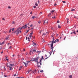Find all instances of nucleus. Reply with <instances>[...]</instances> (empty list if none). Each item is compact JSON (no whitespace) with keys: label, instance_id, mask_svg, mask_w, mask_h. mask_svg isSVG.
<instances>
[{"label":"nucleus","instance_id":"0eeeda50","mask_svg":"<svg viewBox=\"0 0 78 78\" xmlns=\"http://www.w3.org/2000/svg\"><path fill=\"white\" fill-rule=\"evenodd\" d=\"M33 45L34 47L35 46H36V45H37V44H36V43L34 42H33Z\"/></svg>","mask_w":78,"mask_h":78},{"label":"nucleus","instance_id":"de8ad7c7","mask_svg":"<svg viewBox=\"0 0 78 78\" xmlns=\"http://www.w3.org/2000/svg\"><path fill=\"white\" fill-rule=\"evenodd\" d=\"M42 31H43L42 30L40 31L39 33H41Z\"/></svg>","mask_w":78,"mask_h":78},{"label":"nucleus","instance_id":"7ed1b4c3","mask_svg":"<svg viewBox=\"0 0 78 78\" xmlns=\"http://www.w3.org/2000/svg\"><path fill=\"white\" fill-rule=\"evenodd\" d=\"M39 57H37L36 58H32L31 59L32 61H35V62H37L38 61V59Z\"/></svg>","mask_w":78,"mask_h":78},{"label":"nucleus","instance_id":"393cba45","mask_svg":"<svg viewBox=\"0 0 78 78\" xmlns=\"http://www.w3.org/2000/svg\"><path fill=\"white\" fill-rule=\"evenodd\" d=\"M75 9H73L71 10V11H75Z\"/></svg>","mask_w":78,"mask_h":78},{"label":"nucleus","instance_id":"0e129e2a","mask_svg":"<svg viewBox=\"0 0 78 78\" xmlns=\"http://www.w3.org/2000/svg\"><path fill=\"white\" fill-rule=\"evenodd\" d=\"M14 76H17V75H16V73L14 75Z\"/></svg>","mask_w":78,"mask_h":78},{"label":"nucleus","instance_id":"052dcab7","mask_svg":"<svg viewBox=\"0 0 78 78\" xmlns=\"http://www.w3.org/2000/svg\"><path fill=\"white\" fill-rule=\"evenodd\" d=\"M59 21H58L57 22V23H59Z\"/></svg>","mask_w":78,"mask_h":78},{"label":"nucleus","instance_id":"2f4dec72","mask_svg":"<svg viewBox=\"0 0 78 78\" xmlns=\"http://www.w3.org/2000/svg\"><path fill=\"white\" fill-rule=\"evenodd\" d=\"M58 28H61V26H59V25H58Z\"/></svg>","mask_w":78,"mask_h":78},{"label":"nucleus","instance_id":"aec40b11","mask_svg":"<svg viewBox=\"0 0 78 78\" xmlns=\"http://www.w3.org/2000/svg\"><path fill=\"white\" fill-rule=\"evenodd\" d=\"M58 41H59V39H57L55 40L56 42H58Z\"/></svg>","mask_w":78,"mask_h":78},{"label":"nucleus","instance_id":"5fc2aeb1","mask_svg":"<svg viewBox=\"0 0 78 78\" xmlns=\"http://www.w3.org/2000/svg\"><path fill=\"white\" fill-rule=\"evenodd\" d=\"M2 20H5V18H2Z\"/></svg>","mask_w":78,"mask_h":78},{"label":"nucleus","instance_id":"37998d69","mask_svg":"<svg viewBox=\"0 0 78 78\" xmlns=\"http://www.w3.org/2000/svg\"><path fill=\"white\" fill-rule=\"evenodd\" d=\"M23 51H25V48L23 49Z\"/></svg>","mask_w":78,"mask_h":78},{"label":"nucleus","instance_id":"3c124183","mask_svg":"<svg viewBox=\"0 0 78 78\" xmlns=\"http://www.w3.org/2000/svg\"><path fill=\"white\" fill-rule=\"evenodd\" d=\"M27 28V27H24L23 28L24 29H25V28Z\"/></svg>","mask_w":78,"mask_h":78},{"label":"nucleus","instance_id":"20e7f679","mask_svg":"<svg viewBox=\"0 0 78 78\" xmlns=\"http://www.w3.org/2000/svg\"><path fill=\"white\" fill-rule=\"evenodd\" d=\"M37 66L39 68H41V66L42 65V63H41L38 62V61L37 62Z\"/></svg>","mask_w":78,"mask_h":78},{"label":"nucleus","instance_id":"4be33fe9","mask_svg":"<svg viewBox=\"0 0 78 78\" xmlns=\"http://www.w3.org/2000/svg\"><path fill=\"white\" fill-rule=\"evenodd\" d=\"M19 28H20V30H22V29H23V27H20Z\"/></svg>","mask_w":78,"mask_h":78},{"label":"nucleus","instance_id":"58836bf2","mask_svg":"<svg viewBox=\"0 0 78 78\" xmlns=\"http://www.w3.org/2000/svg\"><path fill=\"white\" fill-rule=\"evenodd\" d=\"M15 29L14 28H12V31H14V30Z\"/></svg>","mask_w":78,"mask_h":78},{"label":"nucleus","instance_id":"a18cd8bd","mask_svg":"<svg viewBox=\"0 0 78 78\" xmlns=\"http://www.w3.org/2000/svg\"><path fill=\"white\" fill-rule=\"evenodd\" d=\"M54 39H55V37H53V41H55V40Z\"/></svg>","mask_w":78,"mask_h":78},{"label":"nucleus","instance_id":"e2e57ef3","mask_svg":"<svg viewBox=\"0 0 78 78\" xmlns=\"http://www.w3.org/2000/svg\"><path fill=\"white\" fill-rule=\"evenodd\" d=\"M18 56L19 57H18V58H19V56H20L19 55H18Z\"/></svg>","mask_w":78,"mask_h":78},{"label":"nucleus","instance_id":"9d476101","mask_svg":"<svg viewBox=\"0 0 78 78\" xmlns=\"http://www.w3.org/2000/svg\"><path fill=\"white\" fill-rule=\"evenodd\" d=\"M34 51H36V49H33V50H32V53H33Z\"/></svg>","mask_w":78,"mask_h":78},{"label":"nucleus","instance_id":"8fccbe9b","mask_svg":"<svg viewBox=\"0 0 78 78\" xmlns=\"http://www.w3.org/2000/svg\"><path fill=\"white\" fill-rule=\"evenodd\" d=\"M56 5H57V4L56 3H55L54 4V6H56Z\"/></svg>","mask_w":78,"mask_h":78},{"label":"nucleus","instance_id":"f03ea898","mask_svg":"<svg viewBox=\"0 0 78 78\" xmlns=\"http://www.w3.org/2000/svg\"><path fill=\"white\" fill-rule=\"evenodd\" d=\"M19 31H20V27L17 28L16 31L14 32H12V33H14L15 34H19Z\"/></svg>","mask_w":78,"mask_h":78},{"label":"nucleus","instance_id":"a19ab883","mask_svg":"<svg viewBox=\"0 0 78 78\" xmlns=\"http://www.w3.org/2000/svg\"><path fill=\"white\" fill-rule=\"evenodd\" d=\"M28 61H27L26 63V66H27L28 65Z\"/></svg>","mask_w":78,"mask_h":78},{"label":"nucleus","instance_id":"7c9ffc66","mask_svg":"<svg viewBox=\"0 0 78 78\" xmlns=\"http://www.w3.org/2000/svg\"><path fill=\"white\" fill-rule=\"evenodd\" d=\"M23 27H27V25L26 24V25H25Z\"/></svg>","mask_w":78,"mask_h":78},{"label":"nucleus","instance_id":"b1692460","mask_svg":"<svg viewBox=\"0 0 78 78\" xmlns=\"http://www.w3.org/2000/svg\"><path fill=\"white\" fill-rule=\"evenodd\" d=\"M35 5L36 6H38V4H37V3H35Z\"/></svg>","mask_w":78,"mask_h":78},{"label":"nucleus","instance_id":"603ef678","mask_svg":"<svg viewBox=\"0 0 78 78\" xmlns=\"http://www.w3.org/2000/svg\"><path fill=\"white\" fill-rule=\"evenodd\" d=\"M26 40H27V39H28V37H26Z\"/></svg>","mask_w":78,"mask_h":78},{"label":"nucleus","instance_id":"dca6fc26","mask_svg":"<svg viewBox=\"0 0 78 78\" xmlns=\"http://www.w3.org/2000/svg\"><path fill=\"white\" fill-rule=\"evenodd\" d=\"M69 78H72V75H70L69 76Z\"/></svg>","mask_w":78,"mask_h":78},{"label":"nucleus","instance_id":"338daca9","mask_svg":"<svg viewBox=\"0 0 78 78\" xmlns=\"http://www.w3.org/2000/svg\"><path fill=\"white\" fill-rule=\"evenodd\" d=\"M38 3H39V1H38Z\"/></svg>","mask_w":78,"mask_h":78},{"label":"nucleus","instance_id":"4c0bfd02","mask_svg":"<svg viewBox=\"0 0 78 78\" xmlns=\"http://www.w3.org/2000/svg\"><path fill=\"white\" fill-rule=\"evenodd\" d=\"M41 21H38V23H41Z\"/></svg>","mask_w":78,"mask_h":78},{"label":"nucleus","instance_id":"13d9d810","mask_svg":"<svg viewBox=\"0 0 78 78\" xmlns=\"http://www.w3.org/2000/svg\"><path fill=\"white\" fill-rule=\"evenodd\" d=\"M66 37H65L64 38V40H65V39H66Z\"/></svg>","mask_w":78,"mask_h":78},{"label":"nucleus","instance_id":"864d4df0","mask_svg":"<svg viewBox=\"0 0 78 78\" xmlns=\"http://www.w3.org/2000/svg\"><path fill=\"white\" fill-rule=\"evenodd\" d=\"M19 31H20V33H21V32H22V31L21 30H20Z\"/></svg>","mask_w":78,"mask_h":78},{"label":"nucleus","instance_id":"5701e85b","mask_svg":"<svg viewBox=\"0 0 78 78\" xmlns=\"http://www.w3.org/2000/svg\"><path fill=\"white\" fill-rule=\"evenodd\" d=\"M11 30H12V29H11L10 30H9V33H10L11 31Z\"/></svg>","mask_w":78,"mask_h":78},{"label":"nucleus","instance_id":"79ce46f5","mask_svg":"<svg viewBox=\"0 0 78 78\" xmlns=\"http://www.w3.org/2000/svg\"><path fill=\"white\" fill-rule=\"evenodd\" d=\"M28 41H30V38H29V37H28Z\"/></svg>","mask_w":78,"mask_h":78},{"label":"nucleus","instance_id":"4468645a","mask_svg":"<svg viewBox=\"0 0 78 78\" xmlns=\"http://www.w3.org/2000/svg\"><path fill=\"white\" fill-rule=\"evenodd\" d=\"M21 69H22V66H20L19 70H20Z\"/></svg>","mask_w":78,"mask_h":78},{"label":"nucleus","instance_id":"c85d7f7f","mask_svg":"<svg viewBox=\"0 0 78 78\" xmlns=\"http://www.w3.org/2000/svg\"><path fill=\"white\" fill-rule=\"evenodd\" d=\"M8 39H9V37H6L5 39H6V40H8Z\"/></svg>","mask_w":78,"mask_h":78},{"label":"nucleus","instance_id":"9b49d317","mask_svg":"<svg viewBox=\"0 0 78 78\" xmlns=\"http://www.w3.org/2000/svg\"><path fill=\"white\" fill-rule=\"evenodd\" d=\"M36 72H37V71H36V70H34L33 73H34V74H36Z\"/></svg>","mask_w":78,"mask_h":78},{"label":"nucleus","instance_id":"4d7b16f0","mask_svg":"<svg viewBox=\"0 0 78 78\" xmlns=\"http://www.w3.org/2000/svg\"><path fill=\"white\" fill-rule=\"evenodd\" d=\"M11 48H12V47L10 46V47H9L10 49H11Z\"/></svg>","mask_w":78,"mask_h":78},{"label":"nucleus","instance_id":"774afa93","mask_svg":"<svg viewBox=\"0 0 78 78\" xmlns=\"http://www.w3.org/2000/svg\"><path fill=\"white\" fill-rule=\"evenodd\" d=\"M40 77V76H39L37 77V78H39Z\"/></svg>","mask_w":78,"mask_h":78},{"label":"nucleus","instance_id":"c756f323","mask_svg":"<svg viewBox=\"0 0 78 78\" xmlns=\"http://www.w3.org/2000/svg\"><path fill=\"white\" fill-rule=\"evenodd\" d=\"M50 55H51V54H50V55L47 58H45L44 60H45V59H47V58H48L49 56H50Z\"/></svg>","mask_w":78,"mask_h":78},{"label":"nucleus","instance_id":"a211bd4d","mask_svg":"<svg viewBox=\"0 0 78 78\" xmlns=\"http://www.w3.org/2000/svg\"><path fill=\"white\" fill-rule=\"evenodd\" d=\"M66 20L67 21V23H68L69 22V19L66 18Z\"/></svg>","mask_w":78,"mask_h":78},{"label":"nucleus","instance_id":"1a4fd4ad","mask_svg":"<svg viewBox=\"0 0 78 78\" xmlns=\"http://www.w3.org/2000/svg\"><path fill=\"white\" fill-rule=\"evenodd\" d=\"M33 52V50H31L30 51V55H31V52Z\"/></svg>","mask_w":78,"mask_h":78},{"label":"nucleus","instance_id":"2eb2a0df","mask_svg":"<svg viewBox=\"0 0 78 78\" xmlns=\"http://www.w3.org/2000/svg\"><path fill=\"white\" fill-rule=\"evenodd\" d=\"M0 44L1 45H3V44H4V42H2V43H0Z\"/></svg>","mask_w":78,"mask_h":78},{"label":"nucleus","instance_id":"09e8293b","mask_svg":"<svg viewBox=\"0 0 78 78\" xmlns=\"http://www.w3.org/2000/svg\"><path fill=\"white\" fill-rule=\"evenodd\" d=\"M32 26H33V25L32 24H31V25H30V27H32Z\"/></svg>","mask_w":78,"mask_h":78},{"label":"nucleus","instance_id":"423d86ee","mask_svg":"<svg viewBox=\"0 0 78 78\" xmlns=\"http://www.w3.org/2000/svg\"><path fill=\"white\" fill-rule=\"evenodd\" d=\"M31 72H32V71H31V70H28V71H27V72H28V73H30V74H31Z\"/></svg>","mask_w":78,"mask_h":78},{"label":"nucleus","instance_id":"f8f14e48","mask_svg":"<svg viewBox=\"0 0 78 78\" xmlns=\"http://www.w3.org/2000/svg\"><path fill=\"white\" fill-rule=\"evenodd\" d=\"M30 35H32V34H33V31H31V33L30 34Z\"/></svg>","mask_w":78,"mask_h":78},{"label":"nucleus","instance_id":"f704fd0d","mask_svg":"<svg viewBox=\"0 0 78 78\" xmlns=\"http://www.w3.org/2000/svg\"><path fill=\"white\" fill-rule=\"evenodd\" d=\"M12 24H14V23H15V21H13L12 22Z\"/></svg>","mask_w":78,"mask_h":78},{"label":"nucleus","instance_id":"412c9836","mask_svg":"<svg viewBox=\"0 0 78 78\" xmlns=\"http://www.w3.org/2000/svg\"><path fill=\"white\" fill-rule=\"evenodd\" d=\"M56 15H55V16H54V17H52V19H55L56 17Z\"/></svg>","mask_w":78,"mask_h":78},{"label":"nucleus","instance_id":"c9c22d12","mask_svg":"<svg viewBox=\"0 0 78 78\" xmlns=\"http://www.w3.org/2000/svg\"><path fill=\"white\" fill-rule=\"evenodd\" d=\"M42 59H41V60H40V62H39L41 63V62H42Z\"/></svg>","mask_w":78,"mask_h":78},{"label":"nucleus","instance_id":"72a5a7b5","mask_svg":"<svg viewBox=\"0 0 78 78\" xmlns=\"http://www.w3.org/2000/svg\"><path fill=\"white\" fill-rule=\"evenodd\" d=\"M62 2H63V3H66V1H62Z\"/></svg>","mask_w":78,"mask_h":78},{"label":"nucleus","instance_id":"cd10ccee","mask_svg":"<svg viewBox=\"0 0 78 78\" xmlns=\"http://www.w3.org/2000/svg\"><path fill=\"white\" fill-rule=\"evenodd\" d=\"M29 37L30 38H31V37H33V36H32V35H30Z\"/></svg>","mask_w":78,"mask_h":78},{"label":"nucleus","instance_id":"bf43d9fd","mask_svg":"<svg viewBox=\"0 0 78 78\" xmlns=\"http://www.w3.org/2000/svg\"><path fill=\"white\" fill-rule=\"evenodd\" d=\"M45 57H47V55H45Z\"/></svg>","mask_w":78,"mask_h":78},{"label":"nucleus","instance_id":"f257e3e1","mask_svg":"<svg viewBox=\"0 0 78 78\" xmlns=\"http://www.w3.org/2000/svg\"><path fill=\"white\" fill-rule=\"evenodd\" d=\"M56 42L54 41H50L49 42V45H51V48L52 50V51H53V49L54 48V47H53V43H55Z\"/></svg>","mask_w":78,"mask_h":78},{"label":"nucleus","instance_id":"69168bd1","mask_svg":"<svg viewBox=\"0 0 78 78\" xmlns=\"http://www.w3.org/2000/svg\"><path fill=\"white\" fill-rule=\"evenodd\" d=\"M43 34V35H46V34H44V33Z\"/></svg>","mask_w":78,"mask_h":78},{"label":"nucleus","instance_id":"bb28decb","mask_svg":"<svg viewBox=\"0 0 78 78\" xmlns=\"http://www.w3.org/2000/svg\"><path fill=\"white\" fill-rule=\"evenodd\" d=\"M8 8L9 9H11V6H9L8 7Z\"/></svg>","mask_w":78,"mask_h":78},{"label":"nucleus","instance_id":"a878e982","mask_svg":"<svg viewBox=\"0 0 78 78\" xmlns=\"http://www.w3.org/2000/svg\"><path fill=\"white\" fill-rule=\"evenodd\" d=\"M73 33L74 34H76V33L75 32V31L73 32Z\"/></svg>","mask_w":78,"mask_h":78},{"label":"nucleus","instance_id":"39448f33","mask_svg":"<svg viewBox=\"0 0 78 78\" xmlns=\"http://www.w3.org/2000/svg\"><path fill=\"white\" fill-rule=\"evenodd\" d=\"M10 66H9V69H10V70H12V66H14V64H12L10 65Z\"/></svg>","mask_w":78,"mask_h":78},{"label":"nucleus","instance_id":"6e6552de","mask_svg":"<svg viewBox=\"0 0 78 78\" xmlns=\"http://www.w3.org/2000/svg\"><path fill=\"white\" fill-rule=\"evenodd\" d=\"M46 22V23H48V20H45L44 21V23H43V24H44V23H45V22Z\"/></svg>","mask_w":78,"mask_h":78},{"label":"nucleus","instance_id":"6e6d98bb","mask_svg":"<svg viewBox=\"0 0 78 78\" xmlns=\"http://www.w3.org/2000/svg\"><path fill=\"white\" fill-rule=\"evenodd\" d=\"M3 53V51H2L1 52V54H2Z\"/></svg>","mask_w":78,"mask_h":78},{"label":"nucleus","instance_id":"49530a36","mask_svg":"<svg viewBox=\"0 0 78 78\" xmlns=\"http://www.w3.org/2000/svg\"><path fill=\"white\" fill-rule=\"evenodd\" d=\"M50 15H51V13H49V15L48 16V17L49 16H50Z\"/></svg>","mask_w":78,"mask_h":78},{"label":"nucleus","instance_id":"c03bdc74","mask_svg":"<svg viewBox=\"0 0 78 78\" xmlns=\"http://www.w3.org/2000/svg\"><path fill=\"white\" fill-rule=\"evenodd\" d=\"M34 8H36V6H34Z\"/></svg>","mask_w":78,"mask_h":78},{"label":"nucleus","instance_id":"680f3d73","mask_svg":"<svg viewBox=\"0 0 78 78\" xmlns=\"http://www.w3.org/2000/svg\"><path fill=\"white\" fill-rule=\"evenodd\" d=\"M51 37H53V34L51 36Z\"/></svg>","mask_w":78,"mask_h":78},{"label":"nucleus","instance_id":"e433bc0d","mask_svg":"<svg viewBox=\"0 0 78 78\" xmlns=\"http://www.w3.org/2000/svg\"><path fill=\"white\" fill-rule=\"evenodd\" d=\"M44 59V57L42 56V57L41 58V59Z\"/></svg>","mask_w":78,"mask_h":78},{"label":"nucleus","instance_id":"473e14b6","mask_svg":"<svg viewBox=\"0 0 78 78\" xmlns=\"http://www.w3.org/2000/svg\"><path fill=\"white\" fill-rule=\"evenodd\" d=\"M40 72H41V73L44 72V71L43 70H41L40 71Z\"/></svg>","mask_w":78,"mask_h":78},{"label":"nucleus","instance_id":"ea45409f","mask_svg":"<svg viewBox=\"0 0 78 78\" xmlns=\"http://www.w3.org/2000/svg\"><path fill=\"white\" fill-rule=\"evenodd\" d=\"M4 76H5V77H7L8 76H6V75H5V74L4 75Z\"/></svg>","mask_w":78,"mask_h":78},{"label":"nucleus","instance_id":"f3484780","mask_svg":"<svg viewBox=\"0 0 78 78\" xmlns=\"http://www.w3.org/2000/svg\"><path fill=\"white\" fill-rule=\"evenodd\" d=\"M24 64H25V66H26V67H27V64H26V62H23Z\"/></svg>","mask_w":78,"mask_h":78},{"label":"nucleus","instance_id":"ddd939ff","mask_svg":"<svg viewBox=\"0 0 78 78\" xmlns=\"http://www.w3.org/2000/svg\"><path fill=\"white\" fill-rule=\"evenodd\" d=\"M35 18H36V16H32V19H35Z\"/></svg>","mask_w":78,"mask_h":78},{"label":"nucleus","instance_id":"6ab92c4d","mask_svg":"<svg viewBox=\"0 0 78 78\" xmlns=\"http://www.w3.org/2000/svg\"><path fill=\"white\" fill-rule=\"evenodd\" d=\"M55 12V10H52L51 11V13H52L53 12Z\"/></svg>","mask_w":78,"mask_h":78}]
</instances>
